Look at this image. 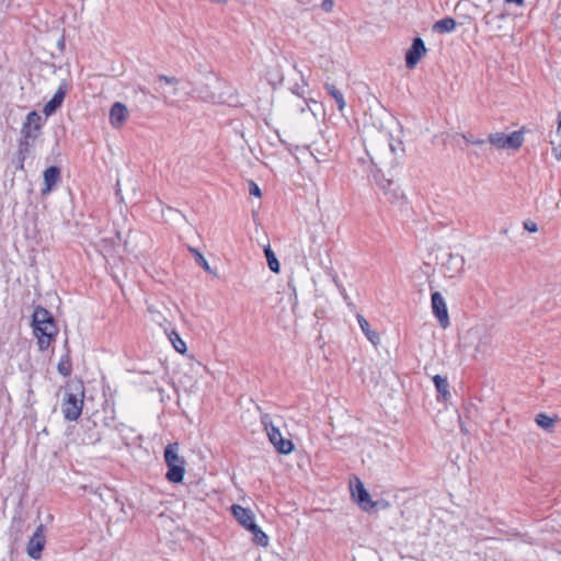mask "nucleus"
<instances>
[{"instance_id": "obj_1", "label": "nucleus", "mask_w": 561, "mask_h": 561, "mask_svg": "<svg viewBox=\"0 0 561 561\" xmlns=\"http://www.w3.org/2000/svg\"><path fill=\"white\" fill-rule=\"evenodd\" d=\"M398 151H403L402 142H394L390 135L382 131H378L366 145V154L370 161L369 172L391 202L399 198L400 191L391 179L380 175V169L393 168L397 163Z\"/></svg>"}, {"instance_id": "obj_2", "label": "nucleus", "mask_w": 561, "mask_h": 561, "mask_svg": "<svg viewBox=\"0 0 561 561\" xmlns=\"http://www.w3.org/2000/svg\"><path fill=\"white\" fill-rule=\"evenodd\" d=\"M262 425L266 432L268 440L274 446V448L284 455H288L294 449V444L289 438L283 436L279 425L280 419L273 417L270 414H263L261 417Z\"/></svg>"}, {"instance_id": "obj_3", "label": "nucleus", "mask_w": 561, "mask_h": 561, "mask_svg": "<svg viewBox=\"0 0 561 561\" xmlns=\"http://www.w3.org/2000/svg\"><path fill=\"white\" fill-rule=\"evenodd\" d=\"M164 462L168 467L165 478L171 483H181L185 476V459L180 455L179 443H171L164 449Z\"/></svg>"}, {"instance_id": "obj_4", "label": "nucleus", "mask_w": 561, "mask_h": 561, "mask_svg": "<svg viewBox=\"0 0 561 561\" xmlns=\"http://www.w3.org/2000/svg\"><path fill=\"white\" fill-rule=\"evenodd\" d=\"M231 513L238 523L253 535V541L262 547L268 545L267 535L255 524L254 514L251 510L234 504L231 506Z\"/></svg>"}, {"instance_id": "obj_5", "label": "nucleus", "mask_w": 561, "mask_h": 561, "mask_svg": "<svg viewBox=\"0 0 561 561\" xmlns=\"http://www.w3.org/2000/svg\"><path fill=\"white\" fill-rule=\"evenodd\" d=\"M84 389L81 382L72 386V390L67 392L61 405V411L66 420L77 421L82 412Z\"/></svg>"}, {"instance_id": "obj_6", "label": "nucleus", "mask_w": 561, "mask_h": 561, "mask_svg": "<svg viewBox=\"0 0 561 561\" xmlns=\"http://www.w3.org/2000/svg\"><path fill=\"white\" fill-rule=\"evenodd\" d=\"M489 142L496 149H518L524 142L522 131H513L510 135L494 133L489 135Z\"/></svg>"}, {"instance_id": "obj_7", "label": "nucleus", "mask_w": 561, "mask_h": 561, "mask_svg": "<svg viewBox=\"0 0 561 561\" xmlns=\"http://www.w3.org/2000/svg\"><path fill=\"white\" fill-rule=\"evenodd\" d=\"M350 486L352 497L363 511L371 512L377 507L378 503H375V501L371 500L370 494L367 492L363 482L357 477H355L354 480L350 482Z\"/></svg>"}, {"instance_id": "obj_8", "label": "nucleus", "mask_w": 561, "mask_h": 561, "mask_svg": "<svg viewBox=\"0 0 561 561\" xmlns=\"http://www.w3.org/2000/svg\"><path fill=\"white\" fill-rule=\"evenodd\" d=\"M46 545V536H45V526L43 524L38 525L33 536L30 538L26 552L27 554L34 559L39 560L42 557V551L44 550Z\"/></svg>"}, {"instance_id": "obj_9", "label": "nucleus", "mask_w": 561, "mask_h": 561, "mask_svg": "<svg viewBox=\"0 0 561 561\" xmlns=\"http://www.w3.org/2000/svg\"><path fill=\"white\" fill-rule=\"evenodd\" d=\"M34 333L38 339V344L41 350H45L50 345L51 340L57 333L56 325L54 320H48L42 324H36L33 327Z\"/></svg>"}, {"instance_id": "obj_10", "label": "nucleus", "mask_w": 561, "mask_h": 561, "mask_svg": "<svg viewBox=\"0 0 561 561\" xmlns=\"http://www.w3.org/2000/svg\"><path fill=\"white\" fill-rule=\"evenodd\" d=\"M42 128V116L37 112H31L22 125V135L26 139H35L39 135Z\"/></svg>"}, {"instance_id": "obj_11", "label": "nucleus", "mask_w": 561, "mask_h": 561, "mask_svg": "<svg viewBox=\"0 0 561 561\" xmlns=\"http://www.w3.org/2000/svg\"><path fill=\"white\" fill-rule=\"evenodd\" d=\"M427 49L425 44L421 37H415L413 39L412 46L405 54V65L407 68L413 69L419 61L425 56Z\"/></svg>"}, {"instance_id": "obj_12", "label": "nucleus", "mask_w": 561, "mask_h": 561, "mask_svg": "<svg viewBox=\"0 0 561 561\" xmlns=\"http://www.w3.org/2000/svg\"><path fill=\"white\" fill-rule=\"evenodd\" d=\"M432 309H433V313L437 318L439 324L443 328H447L449 325L448 310H447L445 299L438 291H435L432 294Z\"/></svg>"}, {"instance_id": "obj_13", "label": "nucleus", "mask_w": 561, "mask_h": 561, "mask_svg": "<svg viewBox=\"0 0 561 561\" xmlns=\"http://www.w3.org/2000/svg\"><path fill=\"white\" fill-rule=\"evenodd\" d=\"M463 268L465 257L460 254H449L447 261L443 264V273L449 278L459 276Z\"/></svg>"}, {"instance_id": "obj_14", "label": "nucleus", "mask_w": 561, "mask_h": 561, "mask_svg": "<svg viewBox=\"0 0 561 561\" xmlns=\"http://www.w3.org/2000/svg\"><path fill=\"white\" fill-rule=\"evenodd\" d=\"M129 111L122 102H115L110 110V124L113 128L119 129L127 121Z\"/></svg>"}, {"instance_id": "obj_15", "label": "nucleus", "mask_w": 561, "mask_h": 561, "mask_svg": "<svg viewBox=\"0 0 561 561\" xmlns=\"http://www.w3.org/2000/svg\"><path fill=\"white\" fill-rule=\"evenodd\" d=\"M507 14L502 12H492L489 11L484 14L482 21L488 30V32L496 35L503 30V22L506 20Z\"/></svg>"}, {"instance_id": "obj_16", "label": "nucleus", "mask_w": 561, "mask_h": 561, "mask_svg": "<svg viewBox=\"0 0 561 561\" xmlns=\"http://www.w3.org/2000/svg\"><path fill=\"white\" fill-rule=\"evenodd\" d=\"M469 335L478 339L477 354H486L492 348V336L484 329H473L469 331Z\"/></svg>"}, {"instance_id": "obj_17", "label": "nucleus", "mask_w": 561, "mask_h": 561, "mask_svg": "<svg viewBox=\"0 0 561 561\" xmlns=\"http://www.w3.org/2000/svg\"><path fill=\"white\" fill-rule=\"evenodd\" d=\"M60 181V170L57 167H49L44 171L43 194H48L53 187Z\"/></svg>"}, {"instance_id": "obj_18", "label": "nucleus", "mask_w": 561, "mask_h": 561, "mask_svg": "<svg viewBox=\"0 0 561 561\" xmlns=\"http://www.w3.org/2000/svg\"><path fill=\"white\" fill-rule=\"evenodd\" d=\"M66 95V87L60 85L53 99L48 101L44 106V114L50 116L64 102Z\"/></svg>"}, {"instance_id": "obj_19", "label": "nucleus", "mask_w": 561, "mask_h": 561, "mask_svg": "<svg viewBox=\"0 0 561 561\" xmlns=\"http://www.w3.org/2000/svg\"><path fill=\"white\" fill-rule=\"evenodd\" d=\"M321 136L325 140V147L322 150L318 149V153H322L323 156H329L339 146L337 136L333 130H325L321 134Z\"/></svg>"}, {"instance_id": "obj_20", "label": "nucleus", "mask_w": 561, "mask_h": 561, "mask_svg": "<svg viewBox=\"0 0 561 561\" xmlns=\"http://www.w3.org/2000/svg\"><path fill=\"white\" fill-rule=\"evenodd\" d=\"M456 21L453 18H444L433 24V31L438 34L450 33L456 28Z\"/></svg>"}, {"instance_id": "obj_21", "label": "nucleus", "mask_w": 561, "mask_h": 561, "mask_svg": "<svg viewBox=\"0 0 561 561\" xmlns=\"http://www.w3.org/2000/svg\"><path fill=\"white\" fill-rule=\"evenodd\" d=\"M357 321L368 341H370L374 345H377L380 339L379 335L370 329L369 322L362 314H357Z\"/></svg>"}, {"instance_id": "obj_22", "label": "nucleus", "mask_w": 561, "mask_h": 561, "mask_svg": "<svg viewBox=\"0 0 561 561\" xmlns=\"http://www.w3.org/2000/svg\"><path fill=\"white\" fill-rule=\"evenodd\" d=\"M324 89L332 99H334L339 111H343L346 103L343 93L332 83H324Z\"/></svg>"}, {"instance_id": "obj_23", "label": "nucleus", "mask_w": 561, "mask_h": 561, "mask_svg": "<svg viewBox=\"0 0 561 561\" xmlns=\"http://www.w3.org/2000/svg\"><path fill=\"white\" fill-rule=\"evenodd\" d=\"M557 420L558 417H551L546 413H539L536 415L535 422L539 427H541L548 433H551L554 430Z\"/></svg>"}, {"instance_id": "obj_24", "label": "nucleus", "mask_w": 561, "mask_h": 561, "mask_svg": "<svg viewBox=\"0 0 561 561\" xmlns=\"http://www.w3.org/2000/svg\"><path fill=\"white\" fill-rule=\"evenodd\" d=\"M552 152L557 160L561 161V112L558 113V126L554 138L551 139Z\"/></svg>"}, {"instance_id": "obj_25", "label": "nucleus", "mask_w": 561, "mask_h": 561, "mask_svg": "<svg viewBox=\"0 0 561 561\" xmlns=\"http://www.w3.org/2000/svg\"><path fill=\"white\" fill-rule=\"evenodd\" d=\"M57 370L64 377H68L71 375L72 363H71L70 355L68 353H66L64 356L60 357L59 363L57 365Z\"/></svg>"}, {"instance_id": "obj_26", "label": "nucleus", "mask_w": 561, "mask_h": 561, "mask_svg": "<svg viewBox=\"0 0 561 561\" xmlns=\"http://www.w3.org/2000/svg\"><path fill=\"white\" fill-rule=\"evenodd\" d=\"M264 254L266 256V261H267L270 270L273 271L274 273H278L280 265H279V262H278L275 253L272 251V249L270 247L264 249Z\"/></svg>"}, {"instance_id": "obj_27", "label": "nucleus", "mask_w": 561, "mask_h": 561, "mask_svg": "<svg viewBox=\"0 0 561 561\" xmlns=\"http://www.w3.org/2000/svg\"><path fill=\"white\" fill-rule=\"evenodd\" d=\"M51 319H53L51 316L49 314V312L46 309H44L42 307H37L33 313V327L36 324H42Z\"/></svg>"}, {"instance_id": "obj_28", "label": "nucleus", "mask_w": 561, "mask_h": 561, "mask_svg": "<svg viewBox=\"0 0 561 561\" xmlns=\"http://www.w3.org/2000/svg\"><path fill=\"white\" fill-rule=\"evenodd\" d=\"M169 340L176 352L184 354L187 351L186 343L181 339V336L175 331H172L169 334Z\"/></svg>"}, {"instance_id": "obj_29", "label": "nucleus", "mask_w": 561, "mask_h": 561, "mask_svg": "<svg viewBox=\"0 0 561 561\" xmlns=\"http://www.w3.org/2000/svg\"><path fill=\"white\" fill-rule=\"evenodd\" d=\"M433 381H434V385L436 387V390L443 394L444 398H446L449 392H448V381L445 377L440 376V375H436L433 377Z\"/></svg>"}, {"instance_id": "obj_30", "label": "nucleus", "mask_w": 561, "mask_h": 561, "mask_svg": "<svg viewBox=\"0 0 561 561\" xmlns=\"http://www.w3.org/2000/svg\"><path fill=\"white\" fill-rule=\"evenodd\" d=\"M196 262L199 266H202L207 273H213L211 267L209 266L207 260L204 257L202 253H199L197 250H193Z\"/></svg>"}, {"instance_id": "obj_31", "label": "nucleus", "mask_w": 561, "mask_h": 561, "mask_svg": "<svg viewBox=\"0 0 561 561\" xmlns=\"http://www.w3.org/2000/svg\"><path fill=\"white\" fill-rule=\"evenodd\" d=\"M157 80L161 83H164L167 85L176 87L179 83V80L175 77H168L164 75H159L157 77Z\"/></svg>"}, {"instance_id": "obj_32", "label": "nucleus", "mask_w": 561, "mask_h": 561, "mask_svg": "<svg viewBox=\"0 0 561 561\" xmlns=\"http://www.w3.org/2000/svg\"><path fill=\"white\" fill-rule=\"evenodd\" d=\"M461 138L465 140L466 144H471L476 146H482L485 141L483 139L474 138L472 135H461Z\"/></svg>"}, {"instance_id": "obj_33", "label": "nucleus", "mask_w": 561, "mask_h": 561, "mask_svg": "<svg viewBox=\"0 0 561 561\" xmlns=\"http://www.w3.org/2000/svg\"><path fill=\"white\" fill-rule=\"evenodd\" d=\"M322 11L329 13L334 8V0H323L320 4Z\"/></svg>"}, {"instance_id": "obj_34", "label": "nucleus", "mask_w": 561, "mask_h": 561, "mask_svg": "<svg viewBox=\"0 0 561 561\" xmlns=\"http://www.w3.org/2000/svg\"><path fill=\"white\" fill-rule=\"evenodd\" d=\"M249 193H250V195H253V196H256V197H261V190L257 186V184L254 183V182H250Z\"/></svg>"}, {"instance_id": "obj_35", "label": "nucleus", "mask_w": 561, "mask_h": 561, "mask_svg": "<svg viewBox=\"0 0 561 561\" xmlns=\"http://www.w3.org/2000/svg\"><path fill=\"white\" fill-rule=\"evenodd\" d=\"M524 228L529 231V232H537L538 231V226L535 221L533 220H526L524 221Z\"/></svg>"}, {"instance_id": "obj_36", "label": "nucleus", "mask_w": 561, "mask_h": 561, "mask_svg": "<svg viewBox=\"0 0 561 561\" xmlns=\"http://www.w3.org/2000/svg\"><path fill=\"white\" fill-rule=\"evenodd\" d=\"M375 503H378V505L375 510H377V508L386 510V508L390 507V503L386 500L376 501Z\"/></svg>"}, {"instance_id": "obj_37", "label": "nucleus", "mask_w": 561, "mask_h": 561, "mask_svg": "<svg viewBox=\"0 0 561 561\" xmlns=\"http://www.w3.org/2000/svg\"><path fill=\"white\" fill-rule=\"evenodd\" d=\"M504 1H505V3H508V4L514 3L518 7H523L525 4V0H504Z\"/></svg>"}, {"instance_id": "obj_38", "label": "nucleus", "mask_w": 561, "mask_h": 561, "mask_svg": "<svg viewBox=\"0 0 561 561\" xmlns=\"http://www.w3.org/2000/svg\"><path fill=\"white\" fill-rule=\"evenodd\" d=\"M461 5H462V2H461V1H459V2L457 3V5H456V10L460 9V8H461Z\"/></svg>"}, {"instance_id": "obj_39", "label": "nucleus", "mask_w": 561, "mask_h": 561, "mask_svg": "<svg viewBox=\"0 0 561 561\" xmlns=\"http://www.w3.org/2000/svg\"><path fill=\"white\" fill-rule=\"evenodd\" d=\"M20 168L22 169L23 168V158L21 159L20 161Z\"/></svg>"}]
</instances>
